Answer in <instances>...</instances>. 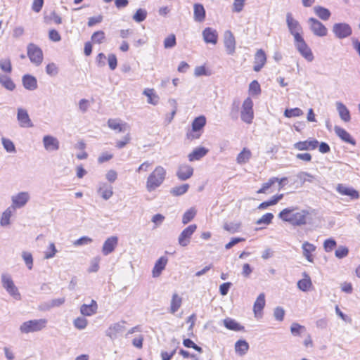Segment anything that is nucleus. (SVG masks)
Segmentation results:
<instances>
[{"label": "nucleus", "mask_w": 360, "mask_h": 360, "mask_svg": "<svg viewBox=\"0 0 360 360\" xmlns=\"http://www.w3.org/2000/svg\"><path fill=\"white\" fill-rule=\"evenodd\" d=\"M309 212L306 210H299L295 207H288L283 210L278 217L284 221L293 226L305 225L307 222Z\"/></svg>", "instance_id": "f257e3e1"}, {"label": "nucleus", "mask_w": 360, "mask_h": 360, "mask_svg": "<svg viewBox=\"0 0 360 360\" xmlns=\"http://www.w3.org/2000/svg\"><path fill=\"white\" fill-rule=\"evenodd\" d=\"M166 174V170L163 167L157 166L147 179V191L151 192L160 187L164 182Z\"/></svg>", "instance_id": "f03ea898"}, {"label": "nucleus", "mask_w": 360, "mask_h": 360, "mask_svg": "<svg viewBox=\"0 0 360 360\" xmlns=\"http://www.w3.org/2000/svg\"><path fill=\"white\" fill-rule=\"evenodd\" d=\"M46 324L47 320L45 319L30 320L21 324L20 330L22 333H34L42 330Z\"/></svg>", "instance_id": "7ed1b4c3"}, {"label": "nucleus", "mask_w": 360, "mask_h": 360, "mask_svg": "<svg viewBox=\"0 0 360 360\" xmlns=\"http://www.w3.org/2000/svg\"><path fill=\"white\" fill-rule=\"evenodd\" d=\"M1 283L6 292L15 300H20L21 295L15 285L11 276L6 274H3L1 276Z\"/></svg>", "instance_id": "20e7f679"}, {"label": "nucleus", "mask_w": 360, "mask_h": 360, "mask_svg": "<svg viewBox=\"0 0 360 360\" xmlns=\"http://www.w3.org/2000/svg\"><path fill=\"white\" fill-rule=\"evenodd\" d=\"M27 56L30 62L36 66H39L43 61V52L40 47L37 45L30 43L27 47Z\"/></svg>", "instance_id": "39448f33"}, {"label": "nucleus", "mask_w": 360, "mask_h": 360, "mask_svg": "<svg viewBox=\"0 0 360 360\" xmlns=\"http://www.w3.org/2000/svg\"><path fill=\"white\" fill-rule=\"evenodd\" d=\"M242 121L247 124H251L254 118L253 101L248 97L243 103L240 112Z\"/></svg>", "instance_id": "423d86ee"}, {"label": "nucleus", "mask_w": 360, "mask_h": 360, "mask_svg": "<svg viewBox=\"0 0 360 360\" xmlns=\"http://www.w3.org/2000/svg\"><path fill=\"white\" fill-rule=\"evenodd\" d=\"M332 31L335 37L340 39L347 38L352 34L351 26L346 22L335 23L333 26Z\"/></svg>", "instance_id": "0eeeda50"}, {"label": "nucleus", "mask_w": 360, "mask_h": 360, "mask_svg": "<svg viewBox=\"0 0 360 360\" xmlns=\"http://www.w3.org/2000/svg\"><path fill=\"white\" fill-rule=\"evenodd\" d=\"M295 46L301 56L307 61L311 62L314 60L313 53L302 37L295 39Z\"/></svg>", "instance_id": "6e6552de"}, {"label": "nucleus", "mask_w": 360, "mask_h": 360, "mask_svg": "<svg viewBox=\"0 0 360 360\" xmlns=\"http://www.w3.org/2000/svg\"><path fill=\"white\" fill-rule=\"evenodd\" d=\"M310 30L317 37H323L328 34V30L326 26L314 18H309L307 20Z\"/></svg>", "instance_id": "1a4fd4ad"}, {"label": "nucleus", "mask_w": 360, "mask_h": 360, "mask_svg": "<svg viewBox=\"0 0 360 360\" xmlns=\"http://www.w3.org/2000/svg\"><path fill=\"white\" fill-rule=\"evenodd\" d=\"M286 23L290 33L294 37V40L302 37L300 32L302 28L300 22L292 17L291 13L286 14Z\"/></svg>", "instance_id": "9d476101"}, {"label": "nucleus", "mask_w": 360, "mask_h": 360, "mask_svg": "<svg viewBox=\"0 0 360 360\" xmlns=\"http://www.w3.org/2000/svg\"><path fill=\"white\" fill-rule=\"evenodd\" d=\"M30 199V195L27 191H22L11 197L13 209H20L23 207Z\"/></svg>", "instance_id": "9b49d317"}, {"label": "nucleus", "mask_w": 360, "mask_h": 360, "mask_svg": "<svg viewBox=\"0 0 360 360\" xmlns=\"http://www.w3.org/2000/svg\"><path fill=\"white\" fill-rule=\"evenodd\" d=\"M206 119L204 116H200L193 121L192 131L187 134V137L190 140L198 139L200 134L198 131L205 125Z\"/></svg>", "instance_id": "f8f14e48"}, {"label": "nucleus", "mask_w": 360, "mask_h": 360, "mask_svg": "<svg viewBox=\"0 0 360 360\" xmlns=\"http://www.w3.org/2000/svg\"><path fill=\"white\" fill-rule=\"evenodd\" d=\"M17 120L19 126L22 128H30L33 127V123L29 116V114L27 110L24 108H18Z\"/></svg>", "instance_id": "ddd939ff"}, {"label": "nucleus", "mask_w": 360, "mask_h": 360, "mask_svg": "<svg viewBox=\"0 0 360 360\" xmlns=\"http://www.w3.org/2000/svg\"><path fill=\"white\" fill-rule=\"evenodd\" d=\"M197 226L195 224L189 225L180 233L178 242L181 246H187L190 243L191 236L195 231Z\"/></svg>", "instance_id": "4468645a"}, {"label": "nucleus", "mask_w": 360, "mask_h": 360, "mask_svg": "<svg viewBox=\"0 0 360 360\" xmlns=\"http://www.w3.org/2000/svg\"><path fill=\"white\" fill-rule=\"evenodd\" d=\"M224 43L226 53L229 55L233 54L236 51V39L230 30L225 32Z\"/></svg>", "instance_id": "2eb2a0df"}, {"label": "nucleus", "mask_w": 360, "mask_h": 360, "mask_svg": "<svg viewBox=\"0 0 360 360\" xmlns=\"http://www.w3.org/2000/svg\"><path fill=\"white\" fill-rule=\"evenodd\" d=\"M202 38L206 44L215 45L218 41V32L212 27H206L202 32Z\"/></svg>", "instance_id": "dca6fc26"}, {"label": "nucleus", "mask_w": 360, "mask_h": 360, "mask_svg": "<svg viewBox=\"0 0 360 360\" xmlns=\"http://www.w3.org/2000/svg\"><path fill=\"white\" fill-rule=\"evenodd\" d=\"M43 144L44 148L49 152L56 151L60 147L58 139L51 135H46L43 137Z\"/></svg>", "instance_id": "f3484780"}, {"label": "nucleus", "mask_w": 360, "mask_h": 360, "mask_svg": "<svg viewBox=\"0 0 360 360\" xmlns=\"http://www.w3.org/2000/svg\"><path fill=\"white\" fill-rule=\"evenodd\" d=\"M319 146V141L314 139H309L304 141H299L293 145L294 148L298 150H314Z\"/></svg>", "instance_id": "a211bd4d"}, {"label": "nucleus", "mask_w": 360, "mask_h": 360, "mask_svg": "<svg viewBox=\"0 0 360 360\" xmlns=\"http://www.w3.org/2000/svg\"><path fill=\"white\" fill-rule=\"evenodd\" d=\"M193 174V168L186 164H183L179 166L176 171V176L181 181H186L191 178Z\"/></svg>", "instance_id": "6ab92c4d"}, {"label": "nucleus", "mask_w": 360, "mask_h": 360, "mask_svg": "<svg viewBox=\"0 0 360 360\" xmlns=\"http://www.w3.org/2000/svg\"><path fill=\"white\" fill-rule=\"evenodd\" d=\"M118 244V238L117 236H111L108 238L102 247V253L103 255H108L112 253Z\"/></svg>", "instance_id": "aec40b11"}, {"label": "nucleus", "mask_w": 360, "mask_h": 360, "mask_svg": "<svg viewBox=\"0 0 360 360\" xmlns=\"http://www.w3.org/2000/svg\"><path fill=\"white\" fill-rule=\"evenodd\" d=\"M266 62V56L262 49H259L256 52L254 58V67L253 70L255 72H259L264 66Z\"/></svg>", "instance_id": "412c9836"}, {"label": "nucleus", "mask_w": 360, "mask_h": 360, "mask_svg": "<svg viewBox=\"0 0 360 360\" xmlns=\"http://www.w3.org/2000/svg\"><path fill=\"white\" fill-rule=\"evenodd\" d=\"M168 262V258L165 256L160 257L155 263L152 271L153 277H159L162 271L165 269Z\"/></svg>", "instance_id": "4be33fe9"}, {"label": "nucleus", "mask_w": 360, "mask_h": 360, "mask_svg": "<svg viewBox=\"0 0 360 360\" xmlns=\"http://www.w3.org/2000/svg\"><path fill=\"white\" fill-rule=\"evenodd\" d=\"M336 191L342 195L349 196L351 199H358L359 197V192L356 190L341 184L337 186Z\"/></svg>", "instance_id": "5701e85b"}, {"label": "nucleus", "mask_w": 360, "mask_h": 360, "mask_svg": "<svg viewBox=\"0 0 360 360\" xmlns=\"http://www.w3.org/2000/svg\"><path fill=\"white\" fill-rule=\"evenodd\" d=\"M98 193L105 200L113 195L112 186L105 182H100L98 186Z\"/></svg>", "instance_id": "b1692460"}, {"label": "nucleus", "mask_w": 360, "mask_h": 360, "mask_svg": "<svg viewBox=\"0 0 360 360\" xmlns=\"http://www.w3.org/2000/svg\"><path fill=\"white\" fill-rule=\"evenodd\" d=\"M98 310L97 302L92 300L89 304H83L81 305L79 311L83 316H91L95 314Z\"/></svg>", "instance_id": "393cba45"}, {"label": "nucleus", "mask_w": 360, "mask_h": 360, "mask_svg": "<svg viewBox=\"0 0 360 360\" xmlns=\"http://www.w3.org/2000/svg\"><path fill=\"white\" fill-rule=\"evenodd\" d=\"M22 82L24 88L29 91H34L37 89V78L31 75L27 74L22 76Z\"/></svg>", "instance_id": "a878e982"}, {"label": "nucleus", "mask_w": 360, "mask_h": 360, "mask_svg": "<svg viewBox=\"0 0 360 360\" xmlns=\"http://www.w3.org/2000/svg\"><path fill=\"white\" fill-rule=\"evenodd\" d=\"M302 249L303 256L306 258V259L309 262H314L312 253L315 252L316 249V246L312 243L305 241L302 243Z\"/></svg>", "instance_id": "bb28decb"}, {"label": "nucleus", "mask_w": 360, "mask_h": 360, "mask_svg": "<svg viewBox=\"0 0 360 360\" xmlns=\"http://www.w3.org/2000/svg\"><path fill=\"white\" fill-rule=\"evenodd\" d=\"M334 131L336 135L340 137L343 141L350 143L353 146L356 144L355 140L351 136V135L344 129L339 126H335Z\"/></svg>", "instance_id": "cd10ccee"}, {"label": "nucleus", "mask_w": 360, "mask_h": 360, "mask_svg": "<svg viewBox=\"0 0 360 360\" xmlns=\"http://www.w3.org/2000/svg\"><path fill=\"white\" fill-rule=\"evenodd\" d=\"M123 323H115L112 324L105 332L107 336L110 337L111 339H115L117 338V335L122 333L124 331V327Z\"/></svg>", "instance_id": "c85d7f7f"}, {"label": "nucleus", "mask_w": 360, "mask_h": 360, "mask_svg": "<svg viewBox=\"0 0 360 360\" xmlns=\"http://www.w3.org/2000/svg\"><path fill=\"white\" fill-rule=\"evenodd\" d=\"M335 105L340 119L345 122H349L351 115L346 105L340 101L336 102Z\"/></svg>", "instance_id": "c756f323"}, {"label": "nucleus", "mask_w": 360, "mask_h": 360, "mask_svg": "<svg viewBox=\"0 0 360 360\" xmlns=\"http://www.w3.org/2000/svg\"><path fill=\"white\" fill-rule=\"evenodd\" d=\"M224 326L230 330L233 331H243L245 330L244 326H241L236 320L231 318H226L223 320Z\"/></svg>", "instance_id": "7c9ffc66"}, {"label": "nucleus", "mask_w": 360, "mask_h": 360, "mask_svg": "<svg viewBox=\"0 0 360 360\" xmlns=\"http://www.w3.org/2000/svg\"><path fill=\"white\" fill-rule=\"evenodd\" d=\"M193 18L196 22H202L205 18V10L201 4H195L193 6Z\"/></svg>", "instance_id": "2f4dec72"}, {"label": "nucleus", "mask_w": 360, "mask_h": 360, "mask_svg": "<svg viewBox=\"0 0 360 360\" xmlns=\"http://www.w3.org/2000/svg\"><path fill=\"white\" fill-rule=\"evenodd\" d=\"M208 153V150L206 149L204 147H198L195 148L192 153H191L188 155V160L191 162L195 161V160H199L202 157L207 155Z\"/></svg>", "instance_id": "473e14b6"}, {"label": "nucleus", "mask_w": 360, "mask_h": 360, "mask_svg": "<svg viewBox=\"0 0 360 360\" xmlns=\"http://www.w3.org/2000/svg\"><path fill=\"white\" fill-rule=\"evenodd\" d=\"M264 306H265V295L264 293H261L259 295L256 301L254 303L253 311H254L255 316H257L258 314H261Z\"/></svg>", "instance_id": "72a5a7b5"}, {"label": "nucleus", "mask_w": 360, "mask_h": 360, "mask_svg": "<svg viewBox=\"0 0 360 360\" xmlns=\"http://www.w3.org/2000/svg\"><path fill=\"white\" fill-rule=\"evenodd\" d=\"M314 11L320 19L325 21L328 20L331 15V13L328 8L321 6H314Z\"/></svg>", "instance_id": "f704fd0d"}, {"label": "nucleus", "mask_w": 360, "mask_h": 360, "mask_svg": "<svg viewBox=\"0 0 360 360\" xmlns=\"http://www.w3.org/2000/svg\"><path fill=\"white\" fill-rule=\"evenodd\" d=\"M252 157V153L250 149L244 148L237 155L236 162L238 165L247 163Z\"/></svg>", "instance_id": "c9c22d12"}, {"label": "nucleus", "mask_w": 360, "mask_h": 360, "mask_svg": "<svg viewBox=\"0 0 360 360\" xmlns=\"http://www.w3.org/2000/svg\"><path fill=\"white\" fill-rule=\"evenodd\" d=\"M14 210H15L10 206L2 213L0 219V225L1 226L5 227L10 224V219Z\"/></svg>", "instance_id": "e433bc0d"}, {"label": "nucleus", "mask_w": 360, "mask_h": 360, "mask_svg": "<svg viewBox=\"0 0 360 360\" xmlns=\"http://www.w3.org/2000/svg\"><path fill=\"white\" fill-rule=\"evenodd\" d=\"M283 197V194L276 195L272 197V198L269 200L264 201L259 204L258 206V209L264 210L268 207L269 206L276 205L280 200H281Z\"/></svg>", "instance_id": "4c0bfd02"}, {"label": "nucleus", "mask_w": 360, "mask_h": 360, "mask_svg": "<svg viewBox=\"0 0 360 360\" xmlns=\"http://www.w3.org/2000/svg\"><path fill=\"white\" fill-rule=\"evenodd\" d=\"M189 188L188 184H184L178 186H174L171 188L170 193L173 196H180L186 193Z\"/></svg>", "instance_id": "58836bf2"}, {"label": "nucleus", "mask_w": 360, "mask_h": 360, "mask_svg": "<svg viewBox=\"0 0 360 360\" xmlns=\"http://www.w3.org/2000/svg\"><path fill=\"white\" fill-rule=\"evenodd\" d=\"M181 298L177 294H174L171 300L170 312L172 314L176 312L181 305Z\"/></svg>", "instance_id": "ea45409f"}, {"label": "nucleus", "mask_w": 360, "mask_h": 360, "mask_svg": "<svg viewBox=\"0 0 360 360\" xmlns=\"http://www.w3.org/2000/svg\"><path fill=\"white\" fill-rule=\"evenodd\" d=\"M143 94L148 97V103L155 105L158 103L159 97L155 94L154 89H146Z\"/></svg>", "instance_id": "a19ab883"}, {"label": "nucleus", "mask_w": 360, "mask_h": 360, "mask_svg": "<svg viewBox=\"0 0 360 360\" xmlns=\"http://www.w3.org/2000/svg\"><path fill=\"white\" fill-rule=\"evenodd\" d=\"M0 83L9 91H13L15 88V84L13 80L6 75H0Z\"/></svg>", "instance_id": "79ce46f5"}, {"label": "nucleus", "mask_w": 360, "mask_h": 360, "mask_svg": "<svg viewBox=\"0 0 360 360\" xmlns=\"http://www.w3.org/2000/svg\"><path fill=\"white\" fill-rule=\"evenodd\" d=\"M290 332L293 336H300L307 332L306 328L297 323H292L290 326Z\"/></svg>", "instance_id": "37998d69"}, {"label": "nucleus", "mask_w": 360, "mask_h": 360, "mask_svg": "<svg viewBox=\"0 0 360 360\" xmlns=\"http://www.w3.org/2000/svg\"><path fill=\"white\" fill-rule=\"evenodd\" d=\"M248 343L243 340H240L235 344L236 352L240 354H244L248 350Z\"/></svg>", "instance_id": "c03bdc74"}, {"label": "nucleus", "mask_w": 360, "mask_h": 360, "mask_svg": "<svg viewBox=\"0 0 360 360\" xmlns=\"http://www.w3.org/2000/svg\"><path fill=\"white\" fill-rule=\"evenodd\" d=\"M108 124L110 129L119 132L123 131L124 130V127L126 125V124H121L118 120L114 119L108 120Z\"/></svg>", "instance_id": "a18cd8bd"}, {"label": "nucleus", "mask_w": 360, "mask_h": 360, "mask_svg": "<svg viewBox=\"0 0 360 360\" xmlns=\"http://www.w3.org/2000/svg\"><path fill=\"white\" fill-rule=\"evenodd\" d=\"M1 143L4 146V148L8 153H15V146L13 142L9 139H6L5 137L1 138Z\"/></svg>", "instance_id": "49530a36"}, {"label": "nucleus", "mask_w": 360, "mask_h": 360, "mask_svg": "<svg viewBox=\"0 0 360 360\" xmlns=\"http://www.w3.org/2000/svg\"><path fill=\"white\" fill-rule=\"evenodd\" d=\"M311 284L310 278L307 277V278L300 280L297 282V287L302 291L307 292L311 286Z\"/></svg>", "instance_id": "de8ad7c7"}, {"label": "nucleus", "mask_w": 360, "mask_h": 360, "mask_svg": "<svg viewBox=\"0 0 360 360\" xmlns=\"http://www.w3.org/2000/svg\"><path fill=\"white\" fill-rule=\"evenodd\" d=\"M88 324V321L84 316H79L73 321L74 326L79 330H84Z\"/></svg>", "instance_id": "09e8293b"}, {"label": "nucleus", "mask_w": 360, "mask_h": 360, "mask_svg": "<svg viewBox=\"0 0 360 360\" xmlns=\"http://www.w3.org/2000/svg\"><path fill=\"white\" fill-rule=\"evenodd\" d=\"M147 17V11L145 9L139 8L133 15V20L136 22H141Z\"/></svg>", "instance_id": "8fccbe9b"}, {"label": "nucleus", "mask_w": 360, "mask_h": 360, "mask_svg": "<svg viewBox=\"0 0 360 360\" xmlns=\"http://www.w3.org/2000/svg\"><path fill=\"white\" fill-rule=\"evenodd\" d=\"M58 252L56 245L53 243H51L47 248V250L44 252V259H49L55 257L56 252Z\"/></svg>", "instance_id": "3c124183"}, {"label": "nucleus", "mask_w": 360, "mask_h": 360, "mask_svg": "<svg viewBox=\"0 0 360 360\" xmlns=\"http://www.w3.org/2000/svg\"><path fill=\"white\" fill-rule=\"evenodd\" d=\"M303 114L302 110L299 108L286 109L284 112V115L286 117H300Z\"/></svg>", "instance_id": "603ef678"}, {"label": "nucleus", "mask_w": 360, "mask_h": 360, "mask_svg": "<svg viewBox=\"0 0 360 360\" xmlns=\"http://www.w3.org/2000/svg\"><path fill=\"white\" fill-rule=\"evenodd\" d=\"M196 212L194 208L188 210L183 215L182 223L186 224L190 222L195 216Z\"/></svg>", "instance_id": "864d4df0"}, {"label": "nucleus", "mask_w": 360, "mask_h": 360, "mask_svg": "<svg viewBox=\"0 0 360 360\" xmlns=\"http://www.w3.org/2000/svg\"><path fill=\"white\" fill-rule=\"evenodd\" d=\"M278 181V178L272 177L270 178L268 181L262 184V188L257 191L258 193H264L267 189H269L271 186H273L276 181Z\"/></svg>", "instance_id": "5fc2aeb1"}, {"label": "nucleus", "mask_w": 360, "mask_h": 360, "mask_svg": "<svg viewBox=\"0 0 360 360\" xmlns=\"http://www.w3.org/2000/svg\"><path fill=\"white\" fill-rule=\"evenodd\" d=\"M274 218V214L272 213H266L264 214L260 219H259L256 224L258 225L265 224L269 225L271 223L272 219Z\"/></svg>", "instance_id": "6e6d98bb"}, {"label": "nucleus", "mask_w": 360, "mask_h": 360, "mask_svg": "<svg viewBox=\"0 0 360 360\" xmlns=\"http://www.w3.org/2000/svg\"><path fill=\"white\" fill-rule=\"evenodd\" d=\"M22 257L27 267L31 270L33 267V257L32 254L28 252H22Z\"/></svg>", "instance_id": "4d7b16f0"}, {"label": "nucleus", "mask_w": 360, "mask_h": 360, "mask_svg": "<svg viewBox=\"0 0 360 360\" xmlns=\"http://www.w3.org/2000/svg\"><path fill=\"white\" fill-rule=\"evenodd\" d=\"M176 37L174 34H169L167 37H166L164 40V47L165 49H171L173 48L176 45Z\"/></svg>", "instance_id": "13d9d810"}, {"label": "nucleus", "mask_w": 360, "mask_h": 360, "mask_svg": "<svg viewBox=\"0 0 360 360\" xmlns=\"http://www.w3.org/2000/svg\"><path fill=\"white\" fill-rule=\"evenodd\" d=\"M337 245L336 241L333 238H328L323 243V248L326 252H331Z\"/></svg>", "instance_id": "bf43d9fd"}, {"label": "nucleus", "mask_w": 360, "mask_h": 360, "mask_svg": "<svg viewBox=\"0 0 360 360\" xmlns=\"http://www.w3.org/2000/svg\"><path fill=\"white\" fill-rule=\"evenodd\" d=\"M297 179L303 184L306 181L311 182L314 176L306 172H300L297 174Z\"/></svg>", "instance_id": "052dcab7"}, {"label": "nucleus", "mask_w": 360, "mask_h": 360, "mask_svg": "<svg viewBox=\"0 0 360 360\" xmlns=\"http://www.w3.org/2000/svg\"><path fill=\"white\" fill-rule=\"evenodd\" d=\"M349 254V249L346 246H340L335 252V255L338 259H342Z\"/></svg>", "instance_id": "680f3d73"}, {"label": "nucleus", "mask_w": 360, "mask_h": 360, "mask_svg": "<svg viewBox=\"0 0 360 360\" xmlns=\"http://www.w3.org/2000/svg\"><path fill=\"white\" fill-rule=\"evenodd\" d=\"M105 39V33L103 31L95 32L91 36L94 43L101 44Z\"/></svg>", "instance_id": "e2e57ef3"}, {"label": "nucleus", "mask_w": 360, "mask_h": 360, "mask_svg": "<svg viewBox=\"0 0 360 360\" xmlns=\"http://www.w3.org/2000/svg\"><path fill=\"white\" fill-rule=\"evenodd\" d=\"M249 92L251 94L257 95L261 92L260 85L257 81H252L249 85Z\"/></svg>", "instance_id": "0e129e2a"}, {"label": "nucleus", "mask_w": 360, "mask_h": 360, "mask_svg": "<svg viewBox=\"0 0 360 360\" xmlns=\"http://www.w3.org/2000/svg\"><path fill=\"white\" fill-rule=\"evenodd\" d=\"M224 229L231 233H234L238 231L240 229V224L226 223L224 225Z\"/></svg>", "instance_id": "69168bd1"}, {"label": "nucleus", "mask_w": 360, "mask_h": 360, "mask_svg": "<svg viewBox=\"0 0 360 360\" xmlns=\"http://www.w3.org/2000/svg\"><path fill=\"white\" fill-rule=\"evenodd\" d=\"M46 72L51 77L56 76L58 73V69L55 63H51L46 65Z\"/></svg>", "instance_id": "338daca9"}, {"label": "nucleus", "mask_w": 360, "mask_h": 360, "mask_svg": "<svg viewBox=\"0 0 360 360\" xmlns=\"http://www.w3.org/2000/svg\"><path fill=\"white\" fill-rule=\"evenodd\" d=\"M100 260L101 259L99 257H96L91 259L90 266L89 268V272H96L98 271Z\"/></svg>", "instance_id": "774afa93"}]
</instances>
